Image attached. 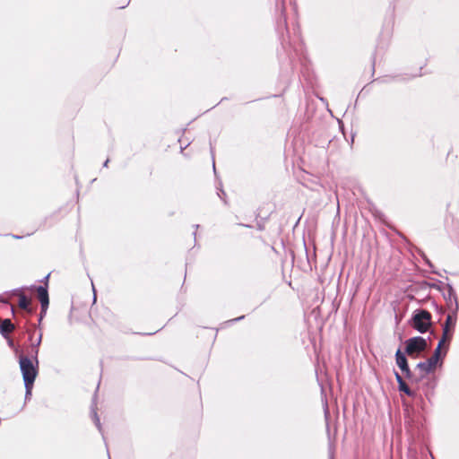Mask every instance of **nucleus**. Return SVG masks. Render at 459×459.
I'll use <instances>...</instances> for the list:
<instances>
[{"label": "nucleus", "mask_w": 459, "mask_h": 459, "mask_svg": "<svg viewBox=\"0 0 459 459\" xmlns=\"http://www.w3.org/2000/svg\"><path fill=\"white\" fill-rule=\"evenodd\" d=\"M91 321L97 327L112 326L117 321L116 315L112 310L105 306H95L91 308L90 312Z\"/></svg>", "instance_id": "f03ea898"}, {"label": "nucleus", "mask_w": 459, "mask_h": 459, "mask_svg": "<svg viewBox=\"0 0 459 459\" xmlns=\"http://www.w3.org/2000/svg\"><path fill=\"white\" fill-rule=\"evenodd\" d=\"M33 351L34 360L24 355L19 357V364L26 388V394H30L34 381L39 374V349L35 347L33 348Z\"/></svg>", "instance_id": "f257e3e1"}, {"label": "nucleus", "mask_w": 459, "mask_h": 459, "mask_svg": "<svg viewBox=\"0 0 459 459\" xmlns=\"http://www.w3.org/2000/svg\"><path fill=\"white\" fill-rule=\"evenodd\" d=\"M40 339H41V337H39V341H38V344H37V345H39V344L40 343Z\"/></svg>", "instance_id": "f3484780"}, {"label": "nucleus", "mask_w": 459, "mask_h": 459, "mask_svg": "<svg viewBox=\"0 0 459 459\" xmlns=\"http://www.w3.org/2000/svg\"><path fill=\"white\" fill-rule=\"evenodd\" d=\"M395 360H396L397 366L400 368V369L402 371H403L404 369H407V368H409L407 359H406L405 355L401 351L400 349H398L395 353Z\"/></svg>", "instance_id": "6e6552de"}, {"label": "nucleus", "mask_w": 459, "mask_h": 459, "mask_svg": "<svg viewBox=\"0 0 459 459\" xmlns=\"http://www.w3.org/2000/svg\"><path fill=\"white\" fill-rule=\"evenodd\" d=\"M442 346H443V341H439L437 347L435 349V351L432 355V357H434V359H437L439 360L440 351H441Z\"/></svg>", "instance_id": "ddd939ff"}, {"label": "nucleus", "mask_w": 459, "mask_h": 459, "mask_svg": "<svg viewBox=\"0 0 459 459\" xmlns=\"http://www.w3.org/2000/svg\"><path fill=\"white\" fill-rule=\"evenodd\" d=\"M442 346H443V341H439L437 347L435 349V351L432 355V357H434V359H437L439 360L440 351H441Z\"/></svg>", "instance_id": "4468645a"}, {"label": "nucleus", "mask_w": 459, "mask_h": 459, "mask_svg": "<svg viewBox=\"0 0 459 459\" xmlns=\"http://www.w3.org/2000/svg\"><path fill=\"white\" fill-rule=\"evenodd\" d=\"M403 373L404 374L405 377L408 379H411L412 377V373H411L410 368H407V369H404L403 371Z\"/></svg>", "instance_id": "dca6fc26"}, {"label": "nucleus", "mask_w": 459, "mask_h": 459, "mask_svg": "<svg viewBox=\"0 0 459 459\" xmlns=\"http://www.w3.org/2000/svg\"><path fill=\"white\" fill-rule=\"evenodd\" d=\"M451 339H452L451 331H448L447 329L443 328V334H442V338L440 341H443V344H444L446 342H450Z\"/></svg>", "instance_id": "f8f14e48"}, {"label": "nucleus", "mask_w": 459, "mask_h": 459, "mask_svg": "<svg viewBox=\"0 0 459 459\" xmlns=\"http://www.w3.org/2000/svg\"><path fill=\"white\" fill-rule=\"evenodd\" d=\"M427 361L430 362V365L435 369L437 365L438 359H434V357L431 356L429 359H427Z\"/></svg>", "instance_id": "2eb2a0df"}, {"label": "nucleus", "mask_w": 459, "mask_h": 459, "mask_svg": "<svg viewBox=\"0 0 459 459\" xmlns=\"http://www.w3.org/2000/svg\"><path fill=\"white\" fill-rule=\"evenodd\" d=\"M455 323H456L455 316H454L452 315H447L446 322H445V325L443 328L447 329L448 331L452 332L455 328Z\"/></svg>", "instance_id": "9d476101"}, {"label": "nucleus", "mask_w": 459, "mask_h": 459, "mask_svg": "<svg viewBox=\"0 0 459 459\" xmlns=\"http://www.w3.org/2000/svg\"><path fill=\"white\" fill-rule=\"evenodd\" d=\"M427 348V342L422 337H413L406 341L405 352L411 358H416L419 353L425 351Z\"/></svg>", "instance_id": "20e7f679"}, {"label": "nucleus", "mask_w": 459, "mask_h": 459, "mask_svg": "<svg viewBox=\"0 0 459 459\" xmlns=\"http://www.w3.org/2000/svg\"><path fill=\"white\" fill-rule=\"evenodd\" d=\"M417 368L420 369V377H423L426 375H428L429 373L435 370L432 368V366L430 365V362H428L427 360L423 361V362H420L417 365Z\"/></svg>", "instance_id": "1a4fd4ad"}, {"label": "nucleus", "mask_w": 459, "mask_h": 459, "mask_svg": "<svg viewBox=\"0 0 459 459\" xmlns=\"http://www.w3.org/2000/svg\"><path fill=\"white\" fill-rule=\"evenodd\" d=\"M394 375H395V378H396V381H397L398 385H399V391L403 392L408 396H411V397L414 396L415 395L414 392H412L410 389L408 385L403 380V377L398 372H395Z\"/></svg>", "instance_id": "423d86ee"}, {"label": "nucleus", "mask_w": 459, "mask_h": 459, "mask_svg": "<svg viewBox=\"0 0 459 459\" xmlns=\"http://www.w3.org/2000/svg\"><path fill=\"white\" fill-rule=\"evenodd\" d=\"M14 330V325L10 319H0V332L4 336L11 333Z\"/></svg>", "instance_id": "0eeeda50"}, {"label": "nucleus", "mask_w": 459, "mask_h": 459, "mask_svg": "<svg viewBox=\"0 0 459 459\" xmlns=\"http://www.w3.org/2000/svg\"><path fill=\"white\" fill-rule=\"evenodd\" d=\"M38 299L41 304L42 310L45 311L49 304L48 292L45 287L39 286L37 289Z\"/></svg>", "instance_id": "39448f33"}, {"label": "nucleus", "mask_w": 459, "mask_h": 459, "mask_svg": "<svg viewBox=\"0 0 459 459\" xmlns=\"http://www.w3.org/2000/svg\"><path fill=\"white\" fill-rule=\"evenodd\" d=\"M18 305L22 309H28L30 305V300L24 294H20Z\"/></svg>", "instance_id": "9b49d317"}, {"label": "nucleus", "mask_w": 459, "mask_h": 459, "mask_svg": "<svg viewBox=\"0 0 459 459\" xmlns=\"http://www.w3.org/2000/svg\"><path fill=\"white\" fill-rule=\"evenodd\" d=\"M431 325V314L427 310L418 311L412 317V327L420 333H426Z\"/></svg>", "instance_id": "7ed1b4c3"}]
</instances>
